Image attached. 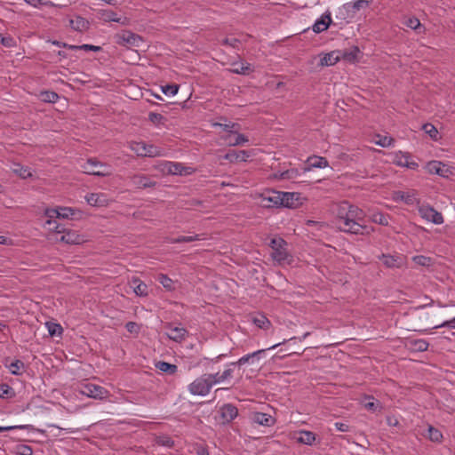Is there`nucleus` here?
Returning <instances> with one entry per match:
<instances>
[{
    "mask_svg": "<svg viewBox=\"0 0 455 455\" xmlns=\"http://www.w3.org/2000/svg\"><path fill=\"white\" fill-rule=\"evenodd\" d=\"M165 328L167 337L176 342L183 341L188 334V331L183 327L168 324Z\"/></svg>",
    "mask_w": 455,
    "mask_h": 455,
    "instance_id": "nucleus-14",
    "label": "nucleus"
},
{
    "mask_svg": "<svg viewBox=\"0 0 455 455\" xmlns=\"http://www.w3.org/2000/svg\"><path fill=\"white\" fill-rule=\"evenodd\" d=\"M130 285L132 288L135 294L138 296H147L148 293V285L142 281H140L139 278H132L130 282Z\"/></svg>",
    "mask_w": 455,
    "mask_h": 455,
    "instance_id": "nucleus-26",
    "label": "nucleus"
},
{
    "mask_svg": "<svg viewBox=\"0 0 455 455\" xmlns=\"http://www.w3.org/2000/svg\"><path fill=\"white\" fill-rule=\"evenodd\" d=\"M308 165L311 168H325L328 166V161L322 156H314L307 159Z\"/></svg>",
    "mask_w": 455,
    "mask_h": 455,
    "instance_id": "nucleus-32",
    "label": "nucleus"
},
{
    "mask_svg": "<svg viewBox=\"0 0 455 455\" xmlns=\"http://www.w3.org/2000/svg\"><path fill=\"white\" fill-rule=\"evenodd\" d=\"M404 25L413 30L419 29L421 27L419 20L416 17L408 18L404 21Z\"/></svg>",
    "mask_w": 455,
    "mask_h": 455,
    "instance_id": "nucleus-48",
    "label": "nucleus"
},
{
    "mask_svg": "<svg viewBox=\"0 0 455 455\" xmlns=\"http://www.w3.org/2000/svg\"><path fill=\"white\" fill-rule=\"evenodd\" d=\"M428 437L431 441L438 442L442 439L443 435L438 429L430 426L428 427Z\"/></svg>",
    "mask_w": 455,
    "mask_h": 455,
    "instance_id": "nucleus-49",
    "label": "nucleus"
},
{
    "mask_svg": "<svg viewBox=\"0 0 455 455\" xmlns=\"http://www.w3.org/2000/svg\"><path fill=\"white\" fill-rule=\"evenodd\" d=\"M240 40L237 39V38H225L223 41H222V44H225V45H228V46H231L233 48H238L239 44H240Z\"/></svg>",
    "mask_w": 455,
    "mask_h": 455,
    "instance_id": "nucleus-56",
    "label": "nucleus"
},
{
    "mask_svg": "<svg viewBox=\"0 0 455 455\" xmlns=\"http://www.w3.org/2000/svg\"><path fill=\"white\" fill-rule=\"evenodd\" d=\"M296 440L302 444L312 445L315 441V435L311 431L302 430L298 433Z\"/></svg>",
    "mask_w": 455,
    "mask_h": 455,
    "instance_id": "nucleus-29",
    "label": "nucleus"
},
{
    "mask_svg": "<svg viewBox=\"0 0 455 455\" xmlns=\"http://www.w3.org/2000/svg\"><path fill=\"white\" fill-rule=\"evenodd\" d=\"M208 374L212 382V385H216V384H220V383H224L227 380L230 379L233 376V369H231L229 367L228 369H226L222 373L217 372L214 374H212V373H208Z\"/></svg>",
    "mask_w": 455,
    "mask_h": 455,
    "instance_id": "nucleus-24",
    "label": "nucleus"
},
{
    "mask_svg": "<svg viewBox=\"0 0 455 455\" xmlns=\"http://www.w3.org/2000/svg\"><path fill=\"white\" fill-rule=\"evenodd\" d=\"M222 139L228 146L232 147L241 146L249 141L248 138L243 134L239 133V132L237 133H233V135L227 134L223 136Z\"/></svg>",
    "mask_w": 455,
    "mask_h": 455,
    "instance_id": "nucleus-22",
    "label": "nucleus"
},
{
    "mask_svg": "<svg viewBox=\"0 0 455 455\" xmlns=\"http://www.w3.org/2000/svg\"><path fill=\"white\" fill-rule=\"evenodd\" d=\"M419 216L428 222L435 225L443 223V217L441 212H437L434 207L429 204H422L418 208Z\"/></svg>",
    "mask_w": 455,
    "mask_h": 455,
    "instance_id": "nucleus-7",
    "label": "nucleus"
},
{
    "mask_svg": "<svg viewBox=\"0 0 455 455\" xmlns=\"http://www.w3.org/2000/svg\"><path fill=\"white\" fill-rule=\"evenodd\" d=\"M252 322L256 326L264 330L267 329L270 325L269 320L262 315L253 317Z\"/></svg>",
    "mask_w": 455,
    "mask_h": 455,
    "instance_id": "nucleus-43",
    "label": "nucleus"
},
{
    "mask_svg": "<svg viewBox=\"0 0 455 455\" xmlns=\"http://www.w3.org/2000/svg\"><path fill=\"white\" fill-rule=\"evenodd\" d=\"M379 137V140L376 141V144L377 145H379L383 148H387V147H390L392 145V143L394 142V140L390 137H387V136H383V137Z\"/></svg>",
    "mask_w": 455,
    "mask_h": 455,
    "instance_id": "nucleus-54",
    "label": "nucleus"
},
{
    "mask_svg": "<svg viewBox=\"0 0 455 455\" xmlns=\"http://www.w3.org/2000/svg\"><path fill=\"white\" fill-rule=\"evenodd\" d=\"M331 12L326 11L320 19L316 20L314 25L312 26V29L315 33L319 34L327 30L331 23Z\"/></svg>",
    "mask_w": 455,
    "mask_h": 455,
    "instance_id": "nucleus-15",
    "label": "nucleus"
},
{
    "mask_svg": "<svg viewBox=\"0 0 455 455\" xmlns=\"http://www.w3.org/2000/svg\"><path fill=\"white\" fill-rule=\"evenodd\" d=\"M232 66L231 72L235 74L247 75L252 71L251 66L248 62L233 63Z\"/></svg>",
    "mask_w": 455,
    "mask_h": 455,
    "instance_id": "nucleus-30",
    "label": "nucleus"
},
{
    "mask_svg": "<svg viewBox=\"0 0 455 455\" xmlns=\"http://www.w3.org/2000/svg\"><path fill=\"white\" fill-rule=\"evenodd\" d=\"M298 172L296 170H288L281 173L280 177L283 180L293 179L297 176Z\"/></svg>",
    "mask_w": 455,
    "mask_h": 455,
    "instance_id": "nucleus-60",
    "label": "nucleus"
},
{
    "mask_svg": "<svg viewBox=\"0 0 455 455\" xmlns=\"http://www.w3.org/2000/svg\"><path fill=\"white\" fill-rule=\"evenodd\" d=\"M443 327H449V328L455 329V317L452 318L451 320L444 321L440 324H436V325L433 326L434 329L443 328Z\"/></svg>",
    "mask_w": 455,
    "mask_h": 455,
    "instance_id": "nucleus-59",
    "label": "nucleus"
},
{
    "mask_svg": "<svg viewBox=\"0 0 455 455\" xmlns=\"http://www.w3.org/2000/svg\"><path fill=\"white\" fill-rule=\"evenodd\" d=\"M428 348V343L424 339L415 340L413 343V349L416 351H426Z\"/></svg>",
    "mask_w": 455,
    "mask_h": 455,
    "instance_id": "nucleus-52",
    "label": "nucleus"
},
{
    "mask_svg": "<svg viewBox=\"0 0 455 455\" xmlns=\"http://www.w3.org/2000/svg\"><path fill=\"white\" fill-rule=\"evenodd\" d=\"M71 26L76 30H83L86 28V20L81 17H77L76 20L70 21Z\"/></svg>",
    "mask_w": 455,
    "mask_h": 455,
    "instance_id": "nucleus-51",
    "label": "nucleus"
},
{
    "mask_svg": "<svg viewBox=\"0 0 455 455\" xmlns=\"http://www.w3.org/2000/svg\"><path fill=\"white\" fill-rule=\"evenodd\" d=\"M156 443L159 445L171 447L173 444V441L168 436H160L156 439Z\"/></svg>",
    "mask_w": 455,
    "mask_h": 455,
    "instance_id": "nucleus-55",
    "label": "nucleus"
},
{
    "mask_svg": "<svg viewBox=\"0 0 455 455\" xmlns=\"http://www.w3.org/2000/svg\"><path fill=\"white\" fill-rule=\"evenodd\" d=\"M45 326H46L49 335L51 337L61 336V334L63 332V328L59 323H52V322H46Z\"/></svg>",
    "mask_w": 455,
    "mask_h": 455,
    "instance_id": "nucleus-36",
    "label": "nucleus"
},
{
    "mask_svg": "<svg viewBox=\"0 0 455 455\" xmlns=\"http://www.w3.org/2000/svg\"><path fill=\"white\" fill-rule=\"evenodd\" d=\"M422 130L429 135V137L434 140H438V131L437 129L435 128V125H433L432 124H423L422 126Z\"/></svg>",
    "mask_w": 455,
    "mask_h": 455,
    "instance_id": "nucleus-42",
    "label": "nucleus"
},
{
    "mask_svg": "<svg viewBox=\"0 0 455 455\" xmlns=\"http://www.w3.org/2000/svg\"><path fill=\"white\" fill-rule=\"evenodd\" d=\"M46 214L50 218H53L55 216L57 218L69 219L75 214V210L69 207H60L57 209L47 210Z\"/></svg>",
    "mask_w": 455,
    "mask_h": 455,
    "instance_id": "nucleus-19",
    "label": "nucleus"
},
{
    "mask_svg": "<svg viewBox=\"0 0 455 455\" xmlns=\"http://www.w3.org/2000/svg\"><path fill=\"white\" fill-rule=\"evenodd\" d=\"M381 259L383 264L389 268H399L403 265V259L398 255L382 254Z\"/></svg>",
    "mask_w": 455,
    "mask_h": 455,
    "instance_id": "nucleus-21",
    "label": "nucleus"
},
{
    "mask_svg": "<svg viewBox=\"0 0 455 455\" xmlns=\"http://www.w3.org/2000/svg\"><path fill=\"white\" fill-rule=\"evenodd\" d=\"M59 99V95L53 92H44L41 93V100L44 102H55Z\"/></svg>",
    "mask_w": 455,
    "mask_h": 455,
    "instance_id": "nucleus-46",
    "label": "nucleus"
},
{
    "mask_svg": "<svg viewBox=\"0 0 455 455\" xmlns=\"http://www.w3.org/2000/svg\"><path fill=\"white\" fill-rule=\"evenodd\" d=\"M395 198L396 200L403 201V202H405L408 204H412L414 203V201H415V197H414L413 195H411L410 193H405V192H403V191L395 192Z\"/></svg>",
    "mask_w": 455,
    "mask_h": 455,
    "instance_id": "nucleus-41",
    "label": "nucleus"
},
{
    "mask_svg": "<svg viewBox=\"0 0 455 455\" xmlns=\"http://www.w3.org/2000/svg\"><path fill=\"white\" fill-rule=\"evenodd\" d=\"M156 169L161 172L163 174H172L177 175L180 174L182 175L184 173L185 168L179 163H173V162H168V161H163L159 162L156 165Z\"/></svg>",
    "mask_w": 455,
    "mask_h": 455,
    "instance_id": "nucleus-8",
    "label": "nucleus"
},
{
    "mask_svg": "<svg viewBox=\"0 0 455 455\" xmlns=\"http://www.w3.org/2000/svg\"><path fill=\"white\" fill-rule=\"evenodd\" d=\"M340 60V52L339 51H332L324 53L320 58L319 65L322 67H330L335 65Z\"/></svg>",
    "mask_w": 455,
    "mask_h": 455,
    "instance_id": "nucleus-20",
    "label": "nucleus"
},
{
    "mask_svg": "<svg viewBox=\"0 0 455 455\" xmlns=\"http://www.w3.org/2000/svg\"><path fill=\"white\" fill-rule=\"evenodd\" d=\"M79 49L80 50H84V51L100 52L101 50V47L100 46L92 45V44H82V45H79Z\"/></svg>",
    "mask_w": 455,
    "mask_h": 455,
    "instance_id": "nucleus-64",
    "label": "nucleus"
},
{
    "mask_svg": "<svg viewBox=\"0 0 455 455\" xmlns=\"http://www.w3.org/2000/svg\"><path fill=\"white\" fill-rule=\"evenodd\" d=\"M212 382L208 373L196 378L188 385V391L194 395L204 396L209 394L212 387Z\"/></svg>",
    "mask_w": 455,
    "mask_h": 455,
    "instance_id": "nucleus-5",
    "label": "nucleus"
},
{
    "mask_svg": "<svg viewBox=\"0 0 455 455\" xmlns=\"http://www.w3.org/2000/svg\"><path fill=\"white\" fill-rule=\"evenodd\" d=\"M214 126H220L223 129V131L227 132L228 134L233 135V133H237L240 131V125L236 123H229V124H220L217 123Z\"/></svg>",
    "mask_w": 455,
    "mask_h": 455,
    "instance_id": "nucleus-39",
    "label": "nucleus"
},
{
    "mask_svg": "<svg viewBox=\"0 0 455 455\" xmlns=\"http://www.w3.org/2000/svg\"><path fill=\"white\" fill-rule=\"evenodd\" d=\"M365 214L357 206L347 202H342L337 206L336 225L343 232L351 234H364L366 226L363 224Z\"/></svg>",
    "mask_w": 455,
    "mask_h": 455,
    "instance_id": "nucleus-1",
    "label": "nucleus"
},
{
    "mask_svg": "<svg viewBox=\"0 0 455 455\" xmlns=\"http://www.w3.org/2000/svg\"><path fill=\"white\" fill-rule=\"evenodd\" d=\"M47 224L51 227V229H53L56 233V237L61 236V235L65 232L66 228L62 227L61 225L58 224L54 220H48Z\"/></svg>",
    "mask_w": 455,
    "mask_h": 455,
    "instance_id": "nucleus-47",
    "label": "nucleus"
},
{
    "mask_svg": "<svg viewBox=\"0 0 455 455\" xmlns=\"http://www.w3.org/2000/svg\"><path fill=\"white\" fill-rule=\"evenodd\" d=\"M15 395V392L12 387H11L8 384H1L0 385V397H12Z\"/></svg>",
    "mask_w": 455,
    "mask_h": 455,
    "instance_id": "nucleus-44",
    "label": "nucleus"
},
{
    "mask_svg": "<svg viewBox=\"0 0 455 455\" xmlns=\"http://www.w3.org/2000/svg\"><path fill=\"white\" fill-rule=\"evenodd\" d=\"M125 328L131 333H138L140 331L139 325L134 322H128L125 324Z\"/></svg>",
    "mask_w": 455,
    "mask_h": 455,
    "instance_id": "nucleus-61",
    "label": "nucleus"
},
{
    "mask_svg": "<svg viewBox=\"0 0 455 455\" xmlns=\"http://www.w3.org/2000/svg\"><path fill=\"white\" fill-rule=\"evenodd\" d=\"M114 42L126 48H140L144 43L142 36L132 32L131 30L123 29L114 35Z\"/></svg>",
    "mask_w": 455,
    "mask_h": 455,
    "instance_id": "nucleus-2",
    "label": "nucleus"
},
{
    "mask_svg": "<svg viewBox=\"0 0 455 455\" xmlns=\"http://www.w3.org/2000/svg\"><path fill=\"white\" fill-rule=\"evenodd\" d=\"M412 261L422 267H429L433 264L434 260L430 257L423 256V255H417L412 257Z\"/></svg>",
    "mask_w": 455,
    "mask_h": 455,
    "instance_id": "nucleus-40",
    "label": "nucleus"
},
{
    "mask_svg": "<svg viewBox=\"0 0 455 455\" xmlns=\"http://www.w3.org/2000/svg\"><path fill=\"white\" fill-rule=\"evenodd\" d=\"M200 235H180L176 238H170L168 239V242L171 243H190L196 240H201Z\"/></svg>",
    "mask_w": 455,
    "mask_h": 455,
    "instance_id": "nucleus-37",
    "label": "nucleus"
},
{
    "mask_svg": "<svg viewBox=\"0 0 455 455\" xmlns=\"http://www.w3.org/2000/svg\"><path fill=\"white\" fill-rule=\"evenodd\" d=\"M56 241L68 244H81L86 241V238L84 235H80L75 230L66 228L61 236L56 237Z\"/></svg>",
    "mask_w": 455,
    "mask_h": 455,
    "instance_id": "nucleus-10",
    "label": "nucleus"
},
{
    "mask_svg": "<svg viewBox=\"0 0 455 455\" xmlns=\"http://www.w3.org/2000/svg\"><path fill=\"white\" fill-rule=\"evenodd\" d=\"M86 202L92 206H104L107 204L106 196L100 193H92L85 196Z\"/></svg>",
    "mask_w": 455,
    "mask_h": 455,
    "instance_id": "nucleus-27",
    "label": "nucleus"
},
{
    "mask_svg": "<svg viewBox=\"0 0 455 455\" xmlns=\"http://www.w3.org/2000/svg\"><path fill=\"white\" fill-rule=\"evenodd\" d=\"M28 4L35 7L40 8L44 4H51V2H43V0H24Z\"/></svg>",
    "mask_w": 455,
    "mask_h": 455,
    "instance_id": "nucleus-63",
    "label": "nucleus"
},
{
    "mask_svg": "<svg viewBox=\"0 0 455 455\" xmlns=\"http://www.w3.org/2000/svg\"><path fill=\"white\" fill-rule=\"evenodd\" d=\"M250 156H251L250 152H248L246 150H240V151L231 150L225 155L224 158L230 162H235V161H246Z\"/></svg>",
    "mask_w": 455,
    "mask_h": 455,
    "instance_id": "nucleus-28",
    "label": "nucleus"
},
{
    "mask_svg": "<svg viewBox=\"0 0 455 455\" xmlns=\"http://www.w3.org/2000/svg\"><path fill=\"white\" fill-rule=\"evenodd\" d=\"M17 454L18 455H32L33 450L28 445L21 444L17 447Z\"/></svg>",
    "mask_w": 455,
    "mask_h": 455,
    "instance_id": "nucleus-53",
    "label": "nucleus"
},
{
    "mask_svg": "<svg viewBox=\"0 0 455 455\" xmlns=\"http://www.w3.org/2000/svg\"><path fill=\"white\" fill-rule=\"evenodd\" d=\"M79 393L83 395L99 400L106 399L108 396V391L105 387L92 383L81 385Z\"/></svg>",
    "mask_w": 455,
    "mask_h": 455,
    "instance_id": "nucleus-6",
    "label": "nucleus"
},
{
    "mask_svg": "<svg viewBox=\"0 0 455 455\" xmlns=\"http://www.w3.org/2000/svg\"><path fill=\"white\" fill-rule=\"evenodd\" d=\"M81 168L84 173L100 177L109 176L112 173L110 166L98 161L96 158H89L86 163L81 165Z\"/></svg>",
    "mask_w": 455,
    "mask_h": 455,
    "instance_id": "nucleus-4",
    "label": "nucleus"
},
{
    "mask_svg": "<svg viewBox=\"0 0 455 455\" xmlns=\"http://www.w3.org/2000/svg\"><path fill=\"white\" fill-rule=\"evenodd\" d=\"M364 407H365V409L371 411H376L381 408L380 403L378 401H373V400L370 401L368 403H365Z\"/></svg>",
    "mask_w": 455,
    "mask_h": 455,
    "instance_id": "nucleus-57",
    "label": "nucleus"
},
{
    "mask_svg": "<svg viewBox=\"0 0 455 455\" xmlns=\"http://www.w3.org/2000/svg\"><path fill=\"white\" fill-rule=\"evenodd\" d=\"M269 247L272 249L271 257L278 264H283L288 257L287 243L282 237L271 238Z\"/></svg>",
    "mask_w": 455,
    "mask_h": 455,
    "instance_id": "nucleus-3",
    "label": "nucleus"
},
{
    "mask_svg": "<svg viewBox=\"0 0 455 455\" xmlns=\"http://www.w3.org/2000/svg\"><path fill=\"white\" fill-rule=\"evenodd\" d=\"M281 206L296 208L299 204V195L291 192H280Z\"/></svg>",
    "mask_w": 455,
    "mask_h": 455,
    "instance_id": "nucleus-16",
    "label": "nucleus"
},
{
    "mask_svg": "<svg viewBox=\"0 0 455 455\" xmlns=\"http://www.w3.org/2000/svg\"><path fill=\"white\" fill-rule=\"evenodd\" d=\"M394 162L398 166L407 167L412 170L418 167V164L414 161H411L410 156L407 154L397 155Z\"/></svg>",
    "mask_w": 455,
    "mask_h": 455,
    "instance_id": "nucleus-25",
    "label": "nucleus"
},
{
    "mask_svg": "<svg viewBox=\"0 0 455 455\" xmlns=\"http://www.w3.org/2000/svg\"><path fill=\"white\" fill-rule=\"evenodd\" d=\"M219 413L221 424L225 425L230 423L234 419L237 417L238 410L235 405L231 403H226L220 408Z\"/></svg>",
    "mask_w": 455,
    "mask_h": 455,
    "instance_id": "nucleus-12",
    "label": "nucleus"
},
{
    "mask_svg": "<svg viewBox=\"0 0 455 455\" xmlns=\"http://www.w3.org/2000/svg\"><path fill=\"white\" fill-rule=\"evenodd\" d=\"M159 283L168 291H172L174 289L173 282L171 278H169L165 275H160L158 277Z\"/></svg>",
    "mask_w": 455,
    "mask_h": 455,
    "instance_id": "nucleus-45",
    "label": "nucleus"
},
{
    "mask_svg": "<svg viewBox=\"0 0 455 455\" xmlns=\"http://www.w3.org/2000/svg\"><path fill=\"white\" fill-rule=\"evenodd\" d=\"M10 372L13 375H20L24 369V363L20 360H15L10 364L6 365Z\"/></svg>",
    "mask_w": 455,
    "mask_h": 455,
    "instance_id": "nucleus-38",
    "label": "nucleus"
},
{
    "mask_svg": "<svg viewBox=\"0 0 455 455\" xmlns=\"http://www.w3.org/2000/svg\"><path fill=\"white\" fill-rule=\"evenodd\" d=\"M102 18L105 21H114L120 23L124 26H128L130 24V19L125 16H118L113 11H104L102 13Z\"/></svg>",
    "mask_w": 455,
    "mask_h": 455,
    "instance_id": "nucleus-23",
    "label": "nucleus"
},
{
    "mask_svg": "<svg viewBox=\"0 0 455 455\" xmlns=\"http://www.w3.org/2000/svg\"><path fill=\"white\" fill-rule=\"evenodd\" d=\"M156 367L159 371H161L163 372H165V373H168L170 375L175 374L177 372V371H178L177 365L172 364V363H166V362H163V361L157 362L156 363Z\"/></svg>",
    "mask_w": 455,
    "mask_h": 455,
    "instance_id": "nucleus-33",
    "label": "nucleus"
},
{
    "mask_svg": "<svg viewBox=\"0 0 455 455\" xmlns=\"http://www.w3.org/2000/svg\"><path fill=\"white\" fill-rule=\"evenodd\" d=\"M12 171L20 176L21 179H27L32 176L30 170L28 167L22 166L18 163L12 165Z\"/></svg>",
    "mask_w": 455,
    "mask_h": 455,
    "instance_id": "nucleus-31",
    "label": "nucleus"
},
{
    "mask_svg": "<svg viewBox=\"0 0 455 455\" xmlns=\"http://www.w3.org/2000/svg\"><path fill=\"white\" fill-rule=\"evenodd\" d=\"M267 349H259L251 354H247L242 356L238 361L233 362L229 364V366H242L247 363H253L255 360L259 361L263 354H265Z\"/></svg>",
    "mask_w": 455,
    "mask_h": 455,
    "instance_id": "nucleus-18",
    "label": "nucleus"
},
{
    "mask_svg": "<svg viewBox=\"0 0 455 455\" xmlns=\"http://www.w3.org/2000/svg\"><path fill=\"white\" fill-rule=\"evenodd\" d=\"M426 168L430 174H437L444 178H447L451 174L450 168L439 161H431L427 163Z\"/></svg>",
    "mask_w": 455,
    "mask_h": 455,
    "instance_id": "nucleus-13",
    "label": "nucleus"
},
{
    "mask_svg": "<svg viewBox=\"0 0 455 455\" xmlns=\"http://www.w3.org/2000/svg\"><path fill=\"white\" fill-rule=\"evenodd\" d=\"M179 85L177 84H166L162 86V92L167 96H173L178 92Z\"/></svg>",
    "mask_w": 455,
    "mask_h": 455,
    "instance_id": "nucleus-50",
    "label": "nucleus"
},
{
    "mask_svg": "<svg viewBox=\"0 0 455 455\" xmlns=\"http://www.w3.org/2000/svg\"><path fill=\"white\" fill-rule=\"evenodd\" d=\"M145 152H147V155L145 156L147 157H156L164 155V149L160 148L153 144H146Z\"/></svg>",
    "mask_w": 455,
    "mask_h": 455,
    "instance_id": "nucleus-35",
    "label": "nucleus"
},
{
    "mask_svg": "<svg viewBox=\"0 0 455 455\" xmlns=\"http://www.w3.org/2000/svg\"><path fill=\"white\" fill-rule=\"evenodd\" d=\"M146 144L143 141H131L129 143V148L132 150L138 156H144L147 155Z\"/></svg>",
    "mask_w": 455,
    "mask_h": 455,
    "instance_id": "nucleus-34",
    "label": "nucleus"
},
{
    "mask_svg": "<svg viewBox=\"0 0 455 455\" xmlns=\"http://www.w3.org/2000/svg\"><path fill=\"white\" fill-rule=\"evenodd\" d=\"M372 220L374 222L379 223L380 225H387L388 223L387 217L382 213L374 214Z\"/></svg>",
    "mask_w": 455,
    "mask_h": 455,
    "instance_id": "nucleus-58",
    "label": "nucleus"
},
{
    "mask_svg": "<svg viewBox=\"0 0 455 455\" xmlns=\"http://www.w3.org/2000/svg\"><path fill=\"white\" fill-rule=\"evenodd\" d=\"M260 204L265 208L281 206L282 200L280 199V192L267 191L263 193L260 196Z\"/></svg>",
    "mask_w": 455,
    "mask_h": 455,
    "instance_id": "nucleus-11",
    "label": "nucleus"
},
{
    "mask_svg": "<svg viewBox=\"0 0 455 455\" xmlns=\"http://www.w3.org/2000/svg\"><path fill=\"white\" fill-rule=\"evenodd\" d=\"M130 182L137 189L154 188L156 185V182L151 177L140 173L131 176Z\"/></svg>",
    "mask_w": 455,
    "mask_h": 455,
    "instance_id": "nucleus-9",
    "label": "nucleus"
},
{
    "mask_svg": "<svg viewBox=\"0 0 455 455\" xmlns=\"http://www.w3.org/2000/svg\"><path fill=\"white\" fill-rule=\"evenodd\" d=\"M251 419L254 423L264 427H271L275 422V419L271 415L258 411L251 413Z\"/></svg>",
    "mask_w": 455,
    "mask_h": 455,
    "instance_id": "nucleus-17",
    "label": "nucleus"
},
{
    "mask_svg": "<svg viewBox=\"0 0 455 455\" xmlns=\"http://www.w3.org/2000/svg\"><path fill=\"white\" fill-rule=\"evenodd\" d=\"M0 43L6 47H11L14 44V41L12 37L4 36L2 34H0Z\"/></svg>",
    "mask_w": 455,
    "mask_h": 455,
    "instance_id": "nucleus-62",
    "label": "nucleus"
}]
</instances>
